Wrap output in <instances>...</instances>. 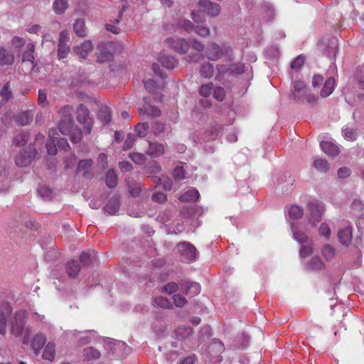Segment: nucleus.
<instances>
[{
	"label": "nucleus",
	"mask_w": 364,
	"mask_h": 364,
	"mask_svg": "<svg viewBox=\"0 0 364 364\" xmlns=\"http://www.w3.org/2000/svg\"><path fill=\"white\" fill-rule=\"evenodd\" d=\"M73 108L67 106L63 108L61 112L64 117L58 125L60 132L63 135H70V140L73 143H77L81 140L82 132L79 129L74 128V122L71 117Z\"/></svg>",
	"instance_id": "f257e3e1"
},
{
	"label": "nucleus",
	"mask_w": 364,
	"mask_h": 364,
	"mask_svg": "<svg viewBox=\"0 0 364 364\" xmlns=\"http://www.w3.org/2000/svg\"><path fill=\"white\" fill-rule=\"evenodd\" d=\"M114 45L112 42L100 43L97 46V60L100 63H106L112 60L113 58Z\"/></svg>",
	"instance_id": "f03ea898"
},
{
	"label": "nucleus",
	"mask_w": 364,
	"mask_h": 364,
	"mask_svg": "<svg viewBox=\"0 0 364 364\" xmlns=\"http://www.w3.org/2000/svg\"><path fill=\"white\" fill-rule=\"evenodd\" d=\"M230 51V47L224 45L220 46L215 43H212L205 50V56L210 60L216 61L220 59L223 55H228Z\"/></svg>",
	"instance_id": "7ed1b4c3"
},
{
	"label": "nucleus",
	"mask_w": 364,
	"mask_h": 364,
	"mask_svg": "<svg viewBox=\"0 0 364 364\" xmlns=\"http://www.w3.org/2000/svg\"><path fill=\"white\" fill-rule=\"evenodd\" d=\"M26 317V312L23 310L18 311L14 314L11 323V334L16 337L22 334L25 327Z\"/></svg>",
	"instance_id": "20e7f679"
},
{
	"label": "nucleus",
	"mask_w": 364,
	"mask_h": 364,
	"mask_svg": "<svg viewBox=\"0 0 364 364\" xmlns=\"http://www.w3.org/2000/svg\"><path fill=\"white\" fill-rule=\"evenodd\" d=\"M309 214L308 215L309 223L313 226H316L321 220V216L324 212L323 205L318 201H311L308 203Z\"/></svg>",
	"instance_id": "39448f33"
},
{
	"label": "nucleus",
	"mask_w": 364,
	"mask_h": 364,
	"mask_svg": "<svg viewBox=\"0 0 364 364\" xmlns=\"http://www.w3.org/2000/svg\"><path fill=\"white\" fill-rule=\"evenodd\" d=\"M177 250L183 259L187 262H193L197 257L196 247L189 242H182L177 245Z\"/></svg>",
	"instance_id": "423d86ee"
},
{
	"label": "nucleus",
	"mask_w": 364,
	"mask_h": 364,
	"mask_svg": "<svg viewBox=\"0 0 364 364\" xmlns=\"http://www.w3.org/2000/svg\"><path fill=\"white\" fill-rule=\"evenodd\" d=\"M70 41V36L68 31L64 30L59 34L58 40V58H65L68 56L70 51V46L68 44Z\"/></svg>",
	"instance_id": "0eeeda50"
},
{
	"label": "nucleus",
	"mask_w": 364,
	"mask_h": 364,
	"mask_svg": "<svg viewBox=\"0 0 364 364\" xmlns=\"http://www.w3.org/2000/svg\"><path fill=\"white\" fill-rule=\"evenodd\" d=\"M77 119L81 124L84 125V129L87 133H90L92 127V119L89 116L87 108L80 105L77 109Z\"/></svg>",
	"instance_id": "6e6552de"
},
{
	"label": "nucleus",
	"mask_w": 364,
	"mask_h": 364,
	"mask_svg": "<svg viewBox=\"0 0 364 364\" xmlns=\"http://www.w3.org/2000/svg\"><path fill=\"white\" fill-rule=\"evenodd\" d=\"M291 96L296 101H302L308 92L305 84L302 81H294L292 82Z\"/></svg>",
	"instance_id": "1a4fd4ad"
},
{
	"label": "nucleus",
	"mask_w": 364,
	"mask_h": 364,
	"mask_svg": "<svg viewBox=\"0 0 364 364\" xmlns=\"http://www.w3.org/2000/svg\"><path fill=\"white\" fill-rule=\"evenodd\" d=\"M181 26L188 32H191L194 31L198 36L201 37H208L210 35V29L209 28L204 26H196L188 20H184Z\"/></svg>",
	"instance_id": "9d476101"
},
{
	"label": "nucleus",
	"mask_w": 364,
	"mask_h": 364,
	"mask_svg": "<svg viewBox=\"0 0 364 364\" xmlns=\"http://www.w3.org/2000/svg\"><path fill=\"white\" fill-rule=\"evenodd\" d=\"M167 43L179 53H186L190 45L188 42L183 38H167Z\"/></svg>",
	"instance_id": "9b49d317"
},
{
	"label": "nucleus",
	"mask_w": 364,
	"mask_h": 364,
	"mask_svg": "<svg viewBox=\"0 0 364 364\" xmlns=\"http://www.w3.org/2000/svg\"><path fill=\"white\" fill-rule=\"evenodd\" d=\"M180 290L187 295L194 296L200 293V286L198 283L194 282H181Z\"/></svg>",
	"instance_id": "f8f14e48"
},
{
	"label": "nucleus",
	"mask_w": 364,
	"mask_h": 364,
	"mask_svg": "<svg viewBox=\"0 0 364 364\" xmlns=\"http://www.w3.org/2000/svg\"><path fill=\"white\" fill-rule=\"evenodd\" d=\"M36 151L33 149L29 151H21L16 156V164L18 166H27L35 158Z\"/></svg>",
	"instance_id": "ddd939ff"
},
{
	"label": "nucleus",
	"mask_w": 364,
	"mask_h": 364,
	"mask_svg": "<svg viewBox=\"0 0 364 364\" xmlns=\"http://www.w3.org/2000/svg\"><path fill=\"white\" fill-rule=\"evenodd\" d=\"M93 44L90 41H85L73 48V52L80 58L85 59L93 50Z\"/></svg>",
	"instance_id": "4468645a"
},
{
	"label": "nucleus",
	"mask_w": 364,
	"mask_h": 364,
	"mask_svg": "<svg viewBox=\"0 0 364 364\" xmlns=\"http://www.w3.org/2000/svg\"><path fill=\"white\" fill-rule=\"evenodd\" d=\"M199 6L210 16H217L220 12V5L216 3H212L209 0H200Z\"/></svg>",
	"instance_id": "2eb2a0df"
},
{
	"label": "nucleus",
	"mask_w": 364,
	"mask_h": 364,
	"mask_svg": "<svg viewBox=\"0 0 364 364\" xmlns=\"http://www.w3.org/2000/svg\"><path fill=\"white\" fill-rule=\"evenodd\" d=\"M165 152V144L159 142H149L146 154L152 158H157Z\"/></svg>",
	"instance_id": "dca6fc26"
},
{
	"label": "nucleus",
	"mask_w": 364,
	"mask_h": 364,
	"mask_svg": "<svg viewBox=\"0 0 364 364\" xmlns=\"http://www.w3.org/2000/svg\"><path fill=\"white\" fill-rule=\"evenodd\" d=\"M338 237L342 245L348 246L352 241V228L350 225H346L339 230Z\"/></svg>",
	"instance_id": "f3484780"
},
{
	"label": "nucleus",
	"mask_w": 364,
	"mask_h": 364,
	"mask_svg": "<svg viewBox=\"0 0 364 364\" xmlns=\"http://www.w3.org/2000/svg\"><path fill=\"white\" fill-rule=\"evenodd\" d=\"M320 146L326 154L332 157L336 156L340 151L338 147L330 141H323L320 143Z\"/></svg>",
	"instance_id": "a211bd4d"
},
{
	"label": "nucleus",
	"mask_w": 364,
	"mask_h": 364,
	"mask_svg": "<svg viewBox=\"0 0 364 364\" xmlns=\"http://www.w3.org/2000/svg\"><path fill=\"white\" fill-rule=\"evenodd\" d=\"M46 342V338L42 333H37L33 336L31 343V348L33 350L36 355H38L40 353L42 347L44 346Z\"/></svg>",
	"instance_id": "6ab92c4d"
},
{
	"label": "nucleus",
	"mask_w": 364,
	"mask_h": 364,
	"mask_svg": "<svg viewBox=\"0 0 364 364\" xmlns=\"http://www.w3.org/2000/svg\"><path fill=\"white\" fill-rule=\"evenodd\" d=\"M14 62V55L13 53L6 50L5 48H0V65H11Z\"/></svg>",
	"instance_id": "aec40b11"
},
{
	"label": "nucleus",
	"mask_w": 364,
	"mask_h": 364,
	"mask_svg": "<svg viewBox=\"0 0 364 364\" xmlns=\"http://www.w3.org/2000/svg\"><path fill=\"white\" fill-rule=\"evenodd\" d=\"M73 31L78 37H85L87 34V30L85 21L82 18L76 19L73 23Z\"/></svg>",
	"instance_id": "412c9836"
},
{
	"label": "nucleus",
	"mask_w": 364,
	"mask_h": 364,
	"mask_svg": "<svg viewBox=\"0 0 364 364\" xmlns=\"http://www.w3.org/2000/svg\"><path fill=\"white\" fill-rule=\"evenodd\" d=\"M216 70L217 74L215 79L218 81L222 80L225 76H230L232 75V73L230 72V65H228L225 64H218L216 65Z\"/></svg>",
	"instance_id": "4be33fe9"
},
{
	"label": "nucleus",
	"mask_w": 364,
	"mask_h": 364,
	"mask_svg": "<svg viewBox=\"0 0 364 364\" xmlns=\"http://www.w3.org/2000/svg\"><path fill=\"white\" fill-rule=\"evenodd\" d=\"M139 113L141 116L148 115L152 117H159L161 111L156 107L152 106L150 104H145L143 108L139 109Z\"/></svg>",
	"instance_id": "5701e85b"
},
{
	"label": "nucleus",
	"mask_w": 364,
	"mask_h": 364,
	"mask_svg": "<svg viewBox=\"0 0 364 364\" xmlns=\"http://www.w3.org/2000/svg\"><path fill=\"white\" fill-rule=\"evenodd\" d=\"M335 79L333 77L328 78L321 89V95L323 97H326L329 96L333 91L335 88Z\"/></svg>",
	"instance_id": "b1692460"
},
{
	"label": "nucleus",
	"mask_w": 364,
	"mask_h": 364,
	"mask_svg": "<svg viewBox=\"0 0 364 364\" xmlns=\"http://www.w3.org/2000/svg\"><path fill=\"white\" fill-rule=\"evenodd\" d=\"M69 6L68 0H54L53 3V9L58 15L65 14Z\"/></svg>",
	"instance_id": "393cba45"
},
{
	"label": "nucleus",
	"mask_w": 364,
	"mask_h": 364,
	"mask_svg": "<svg viewBox=\"0 0 364 364\" xmlns=\"http://www.w3.org/2000/svg\"><path fill=\"white\" fill-rule=\"evenodd\" d=\"M199 196L198 190L190 188L179 197V200L183 202L195 201L198 199Z\"/></svg>",
	"instance_id": "a878e982"
},
{
	"label": "nucleus",
	"mask_w": 364,
	"mask_h": 364,
	"mask_svg": "<svg viewBox=\"0 0 364 364\" xmlns=\"http://www.w3.org/2000/svg\"><path fill=\"white\" fill-rule=\"evenodd\" d=\"M100 355V352L93 347H87L82 350V356L87 360H97Z\"/></svg>",
	"instance_id": "bb28decb"
},
{
	"label": "nucleus",
	"mask_w": 364,
	"mask_h": 364,
	"mask_svg": "<svg viewBox=\"0 0 364 364\" xmlns=\"http://www.w3.org/2000/svg\"><path fill=\"white\" fill-rule=\"evenodd\" d=\"M33 119V114L30 111L21 112L15 117V120L17 124L21 126L28 124Z\"/></svg>",
	"instance_id": "cd10ccee"
},
{
	"label": "nucleus",
	"mask_w": 364,
	"mask_h": 364,
	"mask_svg": "<svg viewBox=\"0 0 364 364\" xmlns=\"http://www.w3.org/2000/svg\"><path fill=\"white\" fill-rule=\"evenodd\" d=\"M199 73L201 77L204 78H211L214 75L213 65L210 63H205L203 64L199 69Z\"/></svg>",
	"instance_id": "c85d7f7f"
},
{
	"label": "nucleus",
	"mask_w": 364,
	"mask_h": 364,
	"mask_svg": "<svg viewBox=\"0 0 364 364\" xmlns=\"http://www.w3.org/2000/svg\"><path fill=\"white\" fill-rule=\"evenodd\" d=\"M221 129L222 127L219 125L211 127L204 133V139L206 141L215 140L219 136Z\"/></svg>",
	"instance_id": "c756f323"
},
{
	"label": "nucleus",
	"mask_w": 364,
	"mask_h": 364,
	"mask_svg": "<svg viewBox=\"0 0 364 364\" xmlns=\"http://www.w3.org/2000/svg\"><path fill=\"white\" fill-rule=\"evenodd\" d=\"M120 203L118 198H111L105 207V210L110 215L115 214L119 209Z\"/></svg>",
	"instance_id": "7c9ffc66"
},
{
	"label": "nucleus",
	"mask_w": 364,
	"mask_h": 364,
	"mask_svg": "<svg viewBox=\"0 0 364 364\" xmlns=\"http://www.w3.org/2000/svg\"><path fill=\"white\" fill-rule=\"evenodd\" d=\"M80 269V267L77 261H69L66 264V272L70 277H75Z\"/></svg>",
	"instance_id": "2f4dec72"
},
{
	"label": "nucleus",
	"mask_w": 364,
	"mask_h": 364,
	"mask_svg": "<svg viewBox=\"0 0 364 364\" xmlns=\"http://www.w3.org/2000/svg\"><path fill=\"white\" fill-rule=\"evenodd\" d=\"M159 62L166 68L173 69L177 64V60L171 55H163L159 58Z\"/></svg>",
	"instance_id": "473e14b6"
},
{
	"label": "nucleus",
	"mask_w": 364,
	"mask_h": 364,
	"mask_svg": "<svg viewBox=\"0 0 364 364\" xmlns=\"http://www.w3.org/2000/svg\"><path fill=\"white\" fill-rule=\"evenodd\" d=\"M291 229L293 234V237L295 240L300 243L306 242L308 240V236L302 232L297 230V226L295 223H291Z\"/></svg>",
	"instance_id": "72a5a7b5"
},
{
	"label": "nucleus",
	"mask_w": 364,
	"mask_h": 364,
	"mask_svg": "<svg viewBox=\"0 0 364 364\" xmlns=\"http://www.w3.org/2000/svg\"><path fill=\"white\" fill-rule=\"evenodd\" d=\"M55 355V345L53 343H48L43 350V358L50 361L53 360Z\"/></svg>",
	"instance_id": "f704fd0d"
},
{
	"label": "nucleus",
	"mask_w": 364,
	"mask_h": 364,
	"mask_svg": "<svg viewBox=\"0 0 364 364\" xmlns=\"http://www.w3.org/2000/svg\"><path fill=\"white\" fill-rule=\"evenodd\" d=\"M193 330L188 326L178 327L175 331V335L178 339H185L191 336Z\"/></svg>",
	"instance_id": "c9c22d12"
},
{
	"label": "nucleus",
	"mask_w": 364,
	"mask_h": 364,
	"mask_svg": "<svg viewBox=\"0 0 364 364\" xmlns=\"http://www.w3.org/2000/svg\"><path fill=\"white\" fill-rule=\"evenodd\" d=\"M323 267V263L320 257H314L306 264V269L309 270H320Z\"/></svg>",
	"instance_id": "e433bc0d"
},
{
	"label": "nucleus",
	"mask_w": 364,
	"mask_h": 364,
	"mask_svg": "<svg viewBox=\"0 0 364 364\" xmlns=\"http://www.w3.org/2000/svg\"><path fill=\"white\" fill-rule=\"evenodd\" d=\"M304 215V210L299 205H291L288 210V215L291 219H299Z\"/></svg>",
	"instance_id": "4c0bfd02"
},
{
	"label": "nucleus",
	"mask_w": 364,
	"mask_h": 364,
	"mask_svg": "<svg viewBox=\"0 0 364 364\" xmlns=\"http://www.w3.org/2000/svg\"><path fill=\"white\" fill-rule=\"evenodd\" d=\"M314 167L318 171L326 173L329 170V165L326 160L316 159L313 163Z\"/></svg>",
	"instance_id": "58836bf2"
},
{
	"label": "nucleus",
	"mask_w": 364,
	"mask_h": 364,
	"mask_svg": "<svg viewBox=\"0 0 364 364\" xmlns=\"http://www.w3.org/2000/svg\"><path fill=\"white\" fill-rule=\"evenodd\" d=\"M343 136L346 139L355 141L358 136V132L355 129L346 126L342 130Z\"/></svg>",
	"instance_id": "ea45409f"
},
{
	"label": "nucleus",
	"mask_w": 364,
	"mask_h": 364,
	"mask_svg": "<svg viewBox=\"0 0 364 364\" xmlns=\"http://www.w3.org/2000/svg\"><path fill=\"white\" fill-rule=\"evenodd\" d=\"M38 193L40 196L45 200H50L53 197V191L46 186H41L38 188Z\"/></svg>",
	"instance_id": "a19ab883"
},
{
	"label": "nucleus",
	"mask_w": 364,
	"mask_h": 364,
	"mask_svg": "<svg viewBox=\"0 0 364 364\" xmlns=\"http://www.w3.org/2000/svg\"><path fill=\"white\" fill-rule=\"evenodd\" d=\"M106 185L109 188H114L117 184V177L114 170H109L106 176Z\"/></svg>",
	"instance_id": "79ce46f5"
},
{
	"label": "nucleus",
	"mask_w": 364,
	"mask_h": 364,
	"mask_svg": "<svg viewBox=\"0 0 364 364\" xmlns=\"http://www.w3.org/2000/svg\"><path fill=\"white\" fill-rule=\"evenodd\" d=\"M27 50L23 53L22 58L23 61H28V62H33L34 60L33 53L35 50V46L33 43H28L26 46Z\"/></svg>",
	"instance_id": "37998d69"
},
{
	"label": "nucleus",
	"mask_w": 364,
	"mask_h": 364,
	"mask_svg": "<svg viewBox=\"0 0 364 364\" xmlns=\"http://www.w3.org/2000/svg\"><path fill=\"white\" fill-rule=\"evenodd\" d=\"M99 118L105 123H109L111 121V111L109 107H102L98 114Z\"/></svg>",
	"instance_id": "c03bdc74"
},
{
	"label": "nucleus",
	"mask_w": 364,
	"mask_h": 364,
	"mask_svg": "<svg viewBox=\"0 0 364 364\" xmlns=\"http://www.w3.org/2000/svg\"><path fill=\"white\" fill-rule=\"evenodd\" d=\"M153 304L155 306H159L164 309H170L171 307V304L166 298L164 296L156 297L153 300Z\"/></svg>",
	"instance_id": "a18cd8bd"
},
{
	"label": "nucleus",
	"mask_w": 364,
	"mask_h": 364,
	"mask_svg": "<svg viewBox=\"0 0 364 364\" xmlns=\"http://www.w3.org/2000/svg\"><path fill=\"white\" fill-rule=\"evenodd\" d=\"M92 165V161L91 159H84L79 161L77 166V171H84V174L86 173L90 168Z\"/></svg>",
	"instance_id": "49530a36"
},
{
	"label": "nucleus",
	"mask_w": 364,
	"mask_h": 364,
	"mask_svg": "<svg viewBox=\"0 0 364 364\" xmlns=\"http://www.w3.org/2000/svg\"><path fill=\"white\" fill-rule=\"evenodd\" d=\"M318 233L320 236L324 237L327 240H329L331 232L328 224L326 223H322L319 226Z\"/></svg>",
	"instance_id": "de8ad7c7"
},
{
	"label": "nucleus",
	"mask_w": 364,
	"mask_h": 364,
	"mask_svg": "<svg viewBox=\"0 0 364 364\" xmlns=\"http://www.w3.org/2000/svg\"><path fill=\"white\" fill-rule=\"evenodd\" d=\"M322 255L326 260H331L335 256V250L329 245H326L322 250Z\"/></svg>",
	"instance_id": "09e8293b"
},
{
	"label": "nucleus",
	"mask_w": 364,
	"mask_h": 364,
	"mask_svg": "<svg viewBox=\"0 0 364 364\" xmlns=\"http://www.w3.org/2000/svg\"><path fill=\"white\" fill-rule=\"evenodd\" d=\"M213 84L212 82H208L201 85L199 93L203 97H208L213 92Z\"/></svg>",
	"instance_id": "8fccbe9b"
},
{
	"label": "nucleus",
	"mask_w": 364,
	"mask_h": 364,
	"mask_svg": "<svg viewBox=\"0 0 364 364\" xmlns=\"http://www.w3.org/2000/svg\"><path fill=\"white\" fill-rule=\"evenodd\" d=\"M320 48L322 51L329 58L335 57L337 51V44L334 40L331 41V46H329L328 50H324V48H322V44H320Z\"/></svg>",
	"instance_id": "3c124183"
},
{
	"label": "nucleus",
	"mask_w": 364,
	"mask_h": 364,
	"mask_svg": "<svg viewBox=\"0 0 364 364\" xmlns=\"http://www.w3.org/2000/svg\"><path fill=\"white\" fill-rule=\"evenodd\" d=\"M149 124L146 122H141L136 125L135 131L136 132L139 136H144L147 134L149 129Z\"/></svg>",
	"instance_id": "603ef678"
},
{
	"label": "nucleus",
	"mask_w": 364,
	"mask_h": 364,
	"mask_svg": "<svg viewBox=\"0 0 364 364\" xmlns=\"http://www.w3.org/2000/svg\"><path fill=\"white\" fill-rule=\"evenodd\" d=\"M28 137L29 136L27 133H21L15 137L14 143L16 146H22L28 142Z\"/></svg>",
	"instance_id": "864d4df0"
},
{
	"label": "nucleus",
	"mask_w": 364,
	"mask_h": 364,
	"mask_svg": "<svg viewBox=\"0 0 364 364\" xmlns=\"http://www.w3.org/2000/svg\"><path fill=\"white\" fill-rule=\"evenodd\" d=\"M80 261L85 265H90V262L95 259V253L92 252V254L88 252H82L80 255Z\"/></svg>",
	"instance_id": "5fc2aeb1"
},
{
	"label": "nucleus",
	"mask_w": 364,
	"mask_h": 364,
	"mask_svg": "<svg viewBox=\"0 0 364 364\" xmlns=\"http://www.w3.org/2000/svg\"><path fill=\"white\" fill-rule=\"evenodd\" d=\"M213 95L217 100L223 101L225 97V91L221 87H216L214 90L213 89Z\"/></svg>",
	"instance_id": "6e6d98bb"
},
{
	"label": "nucleus",
	"mask_w": 364,
	"mask_h": 364,
	"mask_svg": "<svg viewBox=\"0 0 364 364\" xmlns=\"http://www.w3.org/2000/svg\"><path fill=\"white\" fill-rule=\"evenodd\" d=\"M178 289H180V284H178L176 282H169L163 287L164 291L169 294L176 292Z\"/></svg>",
	"instance_id": "4d7b16f0"
},
{
	"label": "nucleus",
	"mask_w": 364,
	"mask_h": 364,
	"mask_svg": "<svg viewBox=\"0 0 364 364\" xmlns=\"http://www.w3.org/2000/svg\"><path fill=\"white\" fill-rule=\"evenodd\" d=\"M305 58L302 55H298L291 63V67L292 69H299L304 63Z\"/></svg>",
	"instance_id": "13d9d810"
},
{
	"label": "nucleus",
	"mask_w": 364,
	"mask_h": 364,
	"mask_svg": "<svg viewBox=\"0 0 364 364\" xmlns=\"http://www.w3.org/2000/svg\"><path fill=\"white\" fill-rule=\"evenodd\" d=\"M129 157L134 162L138 164H144L146 160L145 156L140 153H131L129 154Z\"/></svg>",
	"instance_id": "bf43d9fd"
},
{
	"label": "nucleus",
	"mask_w": 364,
	"mask_h": 364,
	"mask_svg": "<svg viewBox=\"0 0 364 364\" xmlns=\"http://www.w3.org/2000/svg\"><path fill=\"white\" fill-rule=\"evenodd\" d=\"M38 102L39 105L46 107L48 105V101L47 100V94L45 90H40L38 91Z\"/></svg>",
	"instance_id": "052dcab7"
},
{
	"label": "nucleus",
	"mask_w": 364,
	"mask_h": 364,
	"mask_svg": "<svg viewBox=\"0 0 364 364\" xmlns=\"http://www.w3.org/2000/svg\"><path fill=\"white\" fill-rule=\"evenodd\" d=\"M0 95L1 96V105L7 102L11 97V93L9 90L7 85H5L1 90Z\"/></svg>",
	"instance_id": "680f3d73"
},
{
	"label": "nucleus",
	"mask_w": 364,
	"mask_h": 364,
	"mask_svg": "<svg viewBox=\"0 0 364 364\" xmlns=\"http://www.w3.org/2000/svg\"><path fill=\"white\" fill-rule=\"evenodd\" d=\"M313 252V247L310 245H303L301 246L300 251H299V255L301 258H305L309 255H311Z\"/></svg>",
	"instance_id": "e2e57ef3"
},
{
	"label": "nucleus",
	"mask_w": 364,
	"mask_h": 364,
	"mask_svg": "<svg viewBox=\"0 0 364 364\" xmlns=\"http://www.w3.org/2000/svg\"><path fill=\"white\" fill-rule=\"evenodd\" d=\"M230 67H231L230 72L232 73V75L241 74L244 72V70H245L244 64L240 63L231 64Z\"/></svg>",
	"instance_id": "0e129e2a"
},
{
	"label": "nucleus",
	"mask_w": 364,
	"mask_h": 364,
	"mask_svg": "<svg viewBox=\"0 0 364 364\" xmlns=\"http://www.w3.org/2000/svg\"><path fill=\"white\" fill-rule=\"evenodd\" d=\"M173 299L174 304L177 307H182L187 302L186 298L184 296H181V294H175V295H173Z\"/></svg>",
	"instance_id": "69168bd1"
},
{
	"label": "nucleus",
	"mask_w": 364,
	"mask_h": 364,
	"mask_svg": "<svg viewBox=\"0 0 364 364\" xmlns=\"http://www.w3.org/2000/svg\"><path fill=\"white\" fill-rule=\"evenodd\" d=\"M135 141V136L133 134H129L127 136V139L124 143L123 149L124 150L129 149L132 147Z\"/></svg>",
	"instance_id": "338daca9"
},
{
	"label": "nucleus",
	"mask_w": 364,
	"mask_h": 364,
	"mask_svg": "<svg viewBox=\"0 0 364 364\" xmlns=\"http://www.w3.org/2000/svg\"><path fill=\"white\" fill-rule=\"evenodd\" d=\"M129 191L130 194L132 196H134V197L138 196L141 191V184L135 183V184L129 186Z\"/></svg>",
	"instance_id": "774afa93"
}]
</instances>
